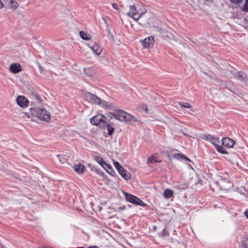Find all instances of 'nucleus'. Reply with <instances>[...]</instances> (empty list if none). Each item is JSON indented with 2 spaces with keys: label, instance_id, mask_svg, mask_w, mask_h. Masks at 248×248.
I'll return each instance as SVG.
<instances>
[{
  "label": "nucleus",
  "instance_id": "obj_40",
  "mask_svg": "<svg viewBox=\"0 0 248 248\" xmlns=\"http://www.w3.org/2000/svg\"><path fill=\"white\" fill-rule=\"evenodd\" d=\"M244 214H245V215L246 216V217H247V218H248V210L244 212Z\"/></svg>",
  "mask_w": 248,
  "mask_h": 248
},
{
  "label": "nucleus",
  "instance_id": "obj_23",
  "mask_svg": "<svg viewBox=\"0 0 248 248\" xmlns=\"http://www.w3.org/2000/svg\"><path fill=\"white\" fill-rule=\"evenodd\" d=\"M165 36L169 38V39H170V40H171L172 42H175L179 40L177 37H176L174 35L171 34V33L167 32Z\"/></svg>",
  "mask_w": 248,
  "mask_h": 248
},
{
  "label": "nucleus",
  "instance_id": "obj_20",
  "mask_svg": "<svg viewBox=\"0 0 248 248\" xmlns=\"http://www.w3.org/2000/svg\"><path fill=\"white\" fill-rule=\"evenodd\" d=\"M108 173L113 175V173H115L114 170L112 169L111 166L108 164L107 162L104 163V165L102 167Z\"/></svg>",
  "mask_w": 248,
  "mask_h": 248
},
{
  "label": "nucleus",
  "instance_id": "obj_13",
  "mask_svg": "<svg viewBox=\"0 0 248 248\" xmlns=\"http://www.w3.org/2000/svg\"><path fill=\"white\" fill-rule=\"evenodd\" d=\"M10 70L11 72L16 74L20 72L22 70V68L20 64L15 63L10 65Z\"/></svg>",
  "mask_w": 248,
  "mask_h": 248
},
{
  "label": "nucleus",
  "instance_id": "obj_6",
  "mask_svg": "<svg viewBox=\"0 0 248 248\" xmlns=\"http://www.w3.org/2000/svg\"><path fill=\"white\" fill-rule=\"evenodd\" d=\"M60 163L65 166H72V157L69 153H62L57 155Z\"/></svg>",
  "mask_w": 248,
  "mask_h": 248
},
{
  "label": "nucleus",
  "instance_id": "obj_29",
  "mask_svg": "<svg viewBox=\"0 0 248 248\" xmlns=\"http://www.w3.org/2000/svg\"><path fill=\"white\" fill-rule=\"evenodd\" d=\"M108 214L110 217L112 215H115V213L117 212V210L113 208L109 207L108 210Z\"/></svg>",
  "mask_w": 248,
  "mask_h": 248
},
{
  "label": "nucleus",
  "instance_id": "obj_1",
  "mask_svg": "<svg viewBox=\"0 0 248 248\" xmlns=\"http://www.w3.org/2000/svg\"><path fill=\"white\" fill-rule=\"evenodd\" d=\"M129 11L127 15L132 18L135 21H137L135 24H131L132 27L135 31H140L141 27H147L153 28L158 32L165 33V30L163 28V25L159 20L151 18L147 14L146 10L139 12L137 9L135 4L128 1Z\"/></svg>",
  "mask_w": 248,
  "mask_h": 248
},
{
  "label": "nucleus",
  "instance_id": "obj_4",
  "mask_svg": "<svg viewBox=\"0 0 248 248\" xmlns=\"http://www.w3.org/2000/svg\"><path fill=\"white\" fill-rule=\"evenodd\" d=\"M215 184L219 186V189L222 191L220 194H224L229 191L232 186L231 182L226 178H223L221 176H218L215 179Z\"/></svg>",
  "mask_w": 248,
  "mask_h": 248
},
{
  "label": "nucleus",
  "instance_id": "obj_36",
  "mask_svg": "<svg viewBox=\"0 0 248 248\" xmlns=\"http://www.w3.org/2000/svg\"><path fill=\"white\" fill-rule=\"evenodd\" d=\"M4 7V3L0 0V10L2 9Z\"/></svg>",
  "mask_w": 248,
  "mask_h": 248
},
{
  "label": "nucleus",
  "instance_id": "obj_30",
  "mask_svg": "<svg viewBox=\"0 0 248 248\" xmlns=\"http://www.w3.org/2000/svg\"><path fill=\"white\" fill-rule=\"evenodd\" d=\"M106 126L107 127L108 135H112L114 132V128L111 127L108 123L106 125Z\"/></svg>",
  "mask_w": 248,
  "mask_h": 248
},
{
  "label": "nucleus",
  "instance_id": "obj_12",
  "mask_svg": "<svg viewBox=\"0 0 248 248\" xmlns=\"http://www.w3.org/2000/svg\"><path fill=\"white\" fill-rule=\"evenodd\" d=\"M16 103L21 108H27L29 105L28 99L22 95L19 96L16 99Z\"/></svg>",
  "mask_w": 248,
  "mask_h": 248
},
{
  "label": "nucleus",
  "instance_id": "obj_22",
  "mask_svg": "<svg viewBox=\"0 0 248 248\" xmlns=\"http://www.w3.org/2000/svg\"><path fill=\"white\" fill-rule=\"evenodd\" d=\"M174 158L178 160H181L183 159H185L186 160L189 161H191V160L187 157H186L184 155L181 154H175L173 155Z\"/></svg>",
  "mask_w": 248,
  "mask_h": 248
},
{
  "label": "nucleus",
  "instance_id": "obj_43",
  "mask_svg": "<svg viewBox=\"0 0 248 248\" xmlns=\"http://www.w3.org/2000/svg\"><path fill=\"white\" fill-rule=\"evenodd\" d=\"M93 170L95 171H96L97 172H98L97 170H95V169H93Z\"/></svg>",
  "mask_w": 248,
  "mask_h": 248
},
{
  "label": "nucleus",
  "instance_id": "obj_7",
  "mask_svg": "<svg viewBox=\"0 0 248 248\" xmlns=\"http://www.w3.org/2000/svg\"><path fill=\"white\" fill-rule=\"evenodd\" d=\"M154 38L153 36L147 37L140 41L142 47L146 49L151 48L154 46Z\"/></svg>",
  "mask_w": 248,
  "mask_h": 248
},
{
  "label": "nucleus",
  "instance_id": "obj_21",
  "mask_svg": "<svg viewBox=\"0 0 248 248\" xmlns=\"http://www.w3.org/2000/svg\"><path fill=\"white\" fill-rule=\"evenodd\" d=\"M173 194V191L170 189H167L163 192V196L166 199L170 198Z\"/></svg>",
  "mask_w": 248,
  "mask_h": 248
},
{
  "label": "nucleus",
  "instance_id": "obj_26",
  "mask_svg": "<svg viewBox=\"0 0 248 248\" xmlns=\"http://www.w3.org/2000/svg\"><path fill=\"white\" fill-rule=\"evenodd\" d=\"M241 10L245 13H248V0H245V3L241 8Z\"/></svg>",
  "mask_w": 248,
  "mask_h": 248
},
{
  "label": "nucleus",
  "instance_id": "obj_14",
  "mask_svg": "<svg viewBox=\"0 0 248 248\" xmlns=\"http://www.w3.org/2000/svg\"><path fill=\"white\" fill-rule=\"evenodd\" d=\"M222 142L224 146L229 148L232 147L234 144V141L228 138H223Z\"/></svg>",
  "mask_w": 248,
  "mask_h": 248
},
{
  "label": "nucleus",
  "instance_id": "obj_15",
  "mask_svg": "<svg viewBox=\"0 0 248 248\" xmlns=\"http://www.w3.org/2000/svg\"><path fill=\"white\" fill-rule=\"evenodd\" d=\"M74 170L78 173L82 174L84 172L86 169L85 166L83 164L78 163L75 165Z\"/></svg>",
  "mask_w": 248,
  "mask_h": 248
},
{
  "label": "nucleus",
  "instance_id": "obj_3",
  "mask_svg": "<svg viewBox=\"0 0 248 248\" xmlns=\"http://www.w3.org/2000/svg\"><path fill=\"white\" fill-rule=\"evenodd\" d=\"M114 117L120 122L133 124L137 119L133 115L122 110H116L113 113Z\"/></svg>",
  "mask_w": 248,
  "mask_h": 248
},
{
  "label": "nucleus",
  "instance_id": "obj_34",
  "mask_svg": "<svg viewBox=\"0 0 248 248\" xmlns=\"http://www.w3.org/2000/svg\"><path fill=\"white\" fill-rule=\"evenodd\" d=\"M112 6L115 9L119 11L118 6V5H117V4L116 3H112Z\"/></svg>",
  "mask_w": 248,
  "mask_h": 248
},
{
  "label": "nucleus",
  "instance_id": "obj_10",
  "mask_svg": "<svg viewBox=\"0 0 248 248\" xmlns=\"http://www.w3.org/2000/svg\"><path fill=\"white\" fill-rule=\"evenodd\" d=\"M88 46L96 56H99L102 51V47L98 43H94L93 44H89Z\"/></svg>",
  "mask_w": 248,
  "mask_h": 248
},
{
  "label": "nucleus",
  "instance_id": "obj_24",
  "mask_svg": "<svg viewBox=\"0 0 248 248\" xmlns=\"http://www.w3.org/2000/svg\"><path fill=\"white\" fill-rule=\"evenodd\" d=\"M84 72L85 75L90 77H92L93 76L92 70L91 68H87L84 69Z\"/></svg>",
  "mask_w": 248,
  "mask_h": 248
},
{
  "label": "nucleus",
  "instance_id": "obj_42",
  "mask_svg": "<svg viewBox=\"0 0 248 248\" xmlns=\"http://www.w3.org/2000/svg\"><path fill=\"white\" fill-rule=\"evenodd\" d=\"M157 227L155 226H154L153 227V230L154 231H155L156 230Z\"/></svg>",
  "mask_w": 248,
  "mask_h": 248
},
{
  "label": "nucleus",
  "instance_id": "obj_39",
  "mask_svg": "<svg viewBox=\"0 0 248 248\" xmlns=\"http://www.w3.org/2000/svg\"><path fill=\"white\" fill-rule=\"evenodd\" d=\"M124 208H125L124 206H122V207L118 208V210L119 212H121V211L124 210Z\"/></svg>",
  "mask_w": 248,
  "mask_h": 248
},
{
  "label": "nucleus",
  "instance_id": "obj_33",
  "mask_svg": "<svg viewBox=\"0 0 248 248\" xmlns=\"http://www.w3.org/2000/svg\"><path fill=\"white\" fill-rule=\"evenodd\" d=\"M236 77L237 78L239 79L240 80H243L244 79V75L243 74H241L240 73H237L236 74Z\"/></svg>",
  "mask_w": 248,
  "mask_h": 248
},
{
  "label": "nucleus",
  "instance_id": "obj_31",
  "mask_svg": "<svg viewBox=\"0 0 248 248\" xmlns=\"http://www.w3.org/2000/svg\"><path fill=\"white\" fill-rule=\"evenodd\" d=\"M179 105L181 106L182 107L186 108H191L192 106L188 103H184V102H180Z\"/></svg>",
  "mask_w": 248,
  "mask_h": 248
},
{
  "label": "nucleus",
  "instance_id": "obj_38",
  "mask_svg": "<svg viewBox=\"0 0 248 248\" xmlns=\"http://www.w3.org/2000/svg\"><path fill=\"white\" fill-rule=\"evenodd\" d=\"M167 232L166 231V230L163 229V230L161 233V235H165L167 234Z\"/></svg>",
  "mask_w": 248,
  "mask_h": 248
},
{
  "label": "nucleus",
  "instance_id": "obj_11",
  "mask_svg": "<svg viewBox=\"0 0 248 248\" xmlns=\"http://www.w3.org/2000/svg\"><path fill=\"white\" fill-rule=\"evenodd\" d=\"M6 8L12 11H15L19 6L18 3L16 0H3Z\"/></svg>",
  "mask_w": 248,
  "mask_h": 248
},
{
  "label": "nucleus",
  "instance_id": "obj_18",
  "mask_svg": "<svg viewBox=\"0 0 248 248\" xmlns=\"http://www.w3.org/2000/svg\"><path fill=\"white\" fill-rule=\"evenodd\" d=\"M119 173L121 175V176L126 180L130 179L131 177L130 173L124 168L122 169L120 171H119Z\"/></svg>",
  "mask_w": 248,
  "mask_h": 248
},
{
  "label": "nucleus",
  "instance_id": "obj_16",
  "mask_svg": "<svg viewBox=\"0 0 248 248\" xmlns=\"http://www.w3.org/2000/svg\"><path fill=\"white\" fill-rule=\"evenodd\" d=\"M61 16L64 18H70L71 14L70 11L66 7H62L60 10Z\"/></svg>",
  "mask_w": 248,
  "mask_h": 248
},
{
  "label": "nucleus",
  "instance_id": "obj_37",
  "mask_svg": "<svg viewBox=\"0 0 248 248\" xmlns=\"http://www.w3.org/2000/svg\"><path fill=\"white\" fill-rule=\"evenodd\" d=\"M36 104L38 103V104L41 103V100L40 99L37 97L36 98V102H35Z\"/></svg>",
  "mask_w": 248,
  "mask_h": 248
},
{
  "label": "nucleus",
  "instance_id": "obj_2",
  "mask_svg": "<svg viewBox=\"0 0 248 248\" xmlns=\"http://www.w3.org/2000/svg\"><path fill=\"white\" fill-rule=\"evenodd\" d=\"M24 115L31 121L34 122L38 119L48 122L51 119L50 113L39 106L31 108L29 112H25Z\"/></svg>",
  "mask_w": 248,
  "mask_h": 248
},
{
  "label": "nucleus",
  "instance_id": "obj_8",
  "mask_svg": "<svg viewBox=\"0 0 248 248\" xmlns=\"http://www.w3.org/2000/svg\"><path fill=\"white\" fill-rule=\"evenodd\" d=\"M124 193L125 196L126 200L129 202L142 206H145L146 205L145 203H143L141 200H140L137 197L132 195L128 194L124 192Z\"/></svg>",
  "mask_w": 248,
  "mask_h": 248
},
{
  "label": "nucleus",
  "instance_id": "obj_5",
  "mask_svg": "<svg viewBox=\"0 0 248 248\" xmlns=\"http://www.w3.org/2000/svg\"><path fill=\"white\" fill-rule=\"evenodd\" d=\"M105 117L102 114H98L94 116L91 119V122L93 124L99 126L100 127H105L107 124L105 120Z\"/></svg>",
  "mask_w": 248,
  "mask_h": 248
},
{
  "label": "nucleus",
  "instance_id": "obj_25",
  "mask_svg": "<svg viewBox=\"0 0 248 248\" xmlns=\"http://www.w3.org/2000/svg\"><path fill=\"white\" fill-rule=\"evenodd\" d=\"M94 159L95 161L100 164L102 167L103 166L104 163L106 162L103 160V159L100 156H95Z\"/></svg>",
  "mask_w": 248,
  "mask_h": 248
},
{
  "label": "nucleus",
  "instance_id": "obj_9",
  "mask_svg": "<svg viewBox=\"0 0 248 248\" xmlns=\"http://www.w3.org/2000/svg\"><path fill=\"white\" fill-rule=\"evenodd\" d=\"M84 96L86 100L91 103L99 105L101 102L100 98L90 93H85Z\"/></svg>",
  "mask_w": 248,
  "mask_h": 248
},
{
  "label": "nucleus",
  "instance_id": "obj_17",
  "mask_svg": "<svg viewBox=\"0 0 248 248\" xmlns=\"http://www.w3.org/2000/svg\"><path fill=\"white\" fill-rule=\"evenodd\" d=\"M219 142L218 139H215L213 141H212L211 143L214 145L216 147V150L219 153H221L223 154H225L227 152L224 150L223 148L218 145H217V143Z\"/></svg>",
  "mask_w": 248,
  "mask_h": 248
},
{
  "label": "nucleus",
  "instance_id": "obj_44",
  "mask_svg": "<svg viewBox=\"0 0 248 248\" xmlns=\"http://www.w3.org/2000/svg\"><path fill=\"white\" fill-rule=\"evenodd\" d=\"M245 248H248V245L245 246Z\"/></svg>",
  "mask_w": 248,
  "mask_h": 248
},
{
  "label": "nucleus",
  "instance_id": "obj_41",
  "mask_svg": "<svg viewBox=\"0 0 248 248\" xmlns=\"http://www.w3.org/2000/svg\"><path fill=\"white\" fill-rule=\"evenodd\" d=\"M39 68H40V70L41 71V72H43L44 71V69H43V67L40 65L39 66Z\"/></svg>",
  "mask_w": 248,
  "mask_h": 248
},
{
  "label": "nucleus",
  "instance_id": "obj_28",
  "mask_svg": "<svg viewBox=\"0 0 248 248\" xmlns=\"http://www.w3.org/2000/svg\"><path fill=\"white\" fill-rule=\"evenodd\" d=\"M159 161H158L157 160V159H155V156L154 155H152L151 156L148 161H147V164H151V163H155V162H159Z\"/></svg>",
  "mask_w": 248,
  "mask_h": 248
},
{
  "label": "nucleus",
  "instance_id": "obj_35",
  "mask_svg": "<svg viewBox=\"0 0 248 248\" xmlns=\"http://www.w3.org/2000/svg\"><path fill=\"white\" fill-rule=\"evenodd\" d=\"M243 0H231V1L234 3H239L241 2H242Z\"/></svg>",
  "mask_w": 248,
  "mask_h": 248
},
{
  "label": "nucleus",
  "instance_id": "obj_19",
  "mask_svg": "<svg viewBox=\"0 0 248 248\" xmlns=\"http://www.w3.org/2000/svg\"><path fill=\"white\" fill-rule=\"evenodd\" d=\"M79 35L81 38L85 40H90L92 38V36L90 34L84 31H80L79 32Z\"/></svg>",
  "mask_w": 248,
  "mask_h": 248
},
{
  "label": "nucleus",
  "instance_id": "obj_27",
  "mask_svg": "<svg viewBox=\"0 0 248 248\" xmlns=\"http://www.w3.org/2000/svg\"><path fill=\"white\" fill-rule=\"evenodd\" d=\"M236 189L237 191H239L240 194L244 195H247L248 192L246 191L244 187L240 186V187H237Z\"/></svg>",
  "mask_w": 248,
  "mask_h": 248
},
{
  "label": "nucleus",
  "instance_id": "obj_32",
  "mask_svg": "<svg viewBox=\"0 0 248 248\" xmlns=\"http://www.w3.org/2000/svg\"><path fill=\"white\" fill-rule=\"evenodd\" d=\"M113 163H114V165L115 167L116 168V169L118 171H120L123 168V167H122L118 162H117L116 161H114Z\"/></svg>",
  "mask_w": 248,
  "mask_h": 248
}]
</instances>
